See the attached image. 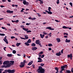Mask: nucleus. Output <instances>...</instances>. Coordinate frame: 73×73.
<instances>
[{"instance_id": "1", "label": "nucleus", "mask_w": 73, "mask_h": 73, "mask_svg": "<svg viewBox=\"0 0 73 73\" xmlns=\"http://www.w3.org/2000/svg\"><path fill=\"white\" fill-rule=\"evenodd\" d=\"M37 72L38 73H44L45 72V69L42 68L41 66H39L38 68L37 69Z\"/></svg>"}, {"instance_id": "2", "label": "nucleus", "mask_w": 73, "mask_h": 73, "mask_svg": "<svg viewBox=\"0 0 73 73\" xmlns=\"http://www.w3.org/2000/svg\"><path fill=\"white\" fill-rule=\"evenodd\" d=\"M68 66L67 65L65 64L61 67V70L60 71V73L62 72V71L64 70H65V68H66Z\"/></svg>"}, {"instance_id": "3", "label": "nucleus", "mask_w": 73, "mask_h": 73, "mask_svg": "<svg viewBox=\"0 0 73 73\" xmlns=\"http://www.w3.org/2000/svg\"><path fill=\"white\" fill-rule=\"evenodd\" d=\"M23 30H24V31H27V33H29V32H32V31H31V30L28 31L29 29H28L25 28H23Z\"/></svg>"}, {"instance_id": "4", "label": "nucleus", "mask_w": 73, "mask_h": 73, "mask_svg": "<svg viewBox=\"0 0 73 73\" xmlns=\"http://www.w3.org/2000/svg\"><path fill=\"white\" fill-rule=\"evenodd\" d=\"M7 36H6L4 38V39H3V40L6 43V44H8V40H7Z\"/></svg>"}, {"instance_id": "5", "label": "nucleus", "mask_w": 73, "mask_h": 73, "mask_svg": "<svg viewBox=\"0 0 73 73\" xmlns=\"http://www.w3.org/2000/svg\"><path fill=\"white\" fill-rule=\"evenodd\" d=\"M9 63V61H6L3 62V65H8Z\"/></svg>"}, {"instance_id": "6", "label": "nucleus", "mask_w": 73, "mask_h": 73, "mask_svg": "<svg viewBox=\"0 0 73 73\" xmlns=\"http://www.w3.org/2000/svg\"><path fill=\"white\" fill-rule=\"evenodd\" d=\"M67 57L68 58H72V57H73L72 54H71L70 55H67Z\"/></svg>"}, {"instance_id": "7", "label": "nucleus", "mask_w": 73, "mask_h": 73, "mask_svg": "<svg viewBox=\"0 0 73 73\" xmlns=\"http://www.w3.org/2000/svg\"><path fill=\"white\" fill-rule=\"evenodd\" d=\"M11 70L10 69L8 70H5V72H8V73H11Z\"/></svg>"}, {"instance_id": "8", "label": "nucleus", "mask_w": 73, "mask_h": 73, "mask_svg": "<svg viewBox=\"0 0 73 73\" xmlns=\"http://www.w3.org/2000/svg\"><path fill=\"white\" fill-rule=\"evenodd\" d=\"M37 49V48L36 47H33L32 48V50H36Z\"/></svg>"}, {"instance_id": "9", "label": "nucleus", "mask_w": 73, "mask_h": 73, "mask_svg": "<svg viewBox=\"0 0 73 73\" xmlns=\"http://www.w3.org/2000/svg\"><path fill=\"white\" fill-rule=\"evenodd\" d=\"M6 12H7V13H13V11L7 10L6 11Z\"/></svg>"}, {"instance_id": "10", "label": "nucleus", "mask_w": 73, "mask_h": 73, "mask_svg": "<svg viewBox=\"0 0 73 73\" xmlns=\"http://www.w3.org/2000/svg\"><path fill=\"white\" fill-rule=\"evenodd\" d=\"M35 43L36 44H39V43H40V40H36V41Z\"/></svg>"}, {"instance_id": "11", "label": "nucleus", "mask_w": 73, "mask_h": 73, "mask_svg": "<svg viewBox=\"0 0 73 73\" xmlns=\"http://www.w3.org/2000/svg\"><path fill=\"white\" fill-rule=\"evenodd\" d=\"M56 56H60V55H61V52H59L56 53Z\"/></svg>"}, {"instance_id": "12", "label": "nucleus", "mask_w": 73, "mask_h": 73, "mask_svg": "<svg viewBox=\"0 0 73 73\" xmlns=\"http://www.w3.org/2000/svg\"><path fill=\"white\" fill-rule=\"evenodd\" d=\"M11 65H12V64L11 63H10L9 64H8L7 65V68H9V67H10V66H11Z\"/></svg>"}, {"instance_id": "13", "label": "nucleus", "mask_w": 73, "mask_h": 73, "mask_svg": "<svg viewBox=\"0 0 73 73\" xmlns=\"http://www.w3.org/2000/svg\"><path fill=\"white\" fill-rule=\"evenodd\" d=\"M46 29H50V30H54V29H52L51 27H47L46 28Z\"/></svg>"}, {"instance_id": "14", "label": "nucleus", "mask_w": 73, "mask_h": 73, "mask_svg": "<svg viewBox=\"0 0 73 73\" xmlns=\"http://www.w3.org/2000/svg\"><path fill=\"white\" fill-rule=\"evenodd\" d=\"M45 11L46 12H47L48 13V14H52V12L51 11L49 12L47 10H45Z\"/></svg>"}, {"instance_id": "15", "label": "nucleus", "mask_w": 73, "mask_h": 73, "mask_svg": "<svg viewBox=\"0 0 73 73\" xmlns=\"http://www.w3.org/2000/svg\"><path fill=\"white\" fill-rule=\"evenodd\" d=\"M33 61H31L30 62H29V63L28 64V65H29V66L31 65L32 64H33Z\"/></svg>"}, {"instance_id": "16", "label": "nucleus", "mask_w": 73, "mask_h": 73, "mask_svg": "<svg viewBox=\"0 0 73 73\" xmlns=\"http://www.w3.org/2000/svg\"><path fill=\"white\" fill-rule=\"evenodd\" d=\"M1 68H8V67L7 66V65H3L1 66Z\"/></svg>"}, {"instance_id": "17", "label": "nucleus", "mask_w": 73, "mask_h": 73, "mask_svg": "<svg viewBox=\"0 0 73 73\" xmlns=\"http://www.w3.org/2000/svg\"><path fill=\"white\" fill-rule=\"evenodd\" d=\"M40 37L42 38H43L44 37V36H45V35L44 34L42 35V34H40Z\"/></svg>"}, {"instance_id": "18", "label": "nucleus", "mask_w": 73, "mask_h": 73, "mask_svg": "<svg viewBox=\"0 0 73 73\" xmlns=\"http://www.w3.org/2000/svg\"><path fill=\"white\" fill-rule=\"evenodd\" d=\"M66 42H70V40H68V38L66 39V40H65Z\"/></svg>"}, {"instance_id": "19", "label": "nucleus", "mask_w": 73, "mask_h": 73, "mask_svg": "<svg viewBox=\"0 0 73 73\" xmlns=\"http://www.w3.org/2000/svg\"><path fill=\"white\" fill-rule=\"evenodd\" d=\"M56 40H57V42H60L61 41V40L60 38H56Z\"/></svg>"}, {"instance_id": "20", "label": "nucleus", "mask_w": 73, "mask_h": 73, "mask_svg": "<svg viewBox=\"0 0 73 73\" xmlns=\"http://www.w3.org/2000/svg\"><path fill=\"white\" fill-rule=\"evenodd\" d=\"M26 63V61L25 60H24L23 61V62H21V64H23L25 65V63Z\"/></svg>"}, {"instance_id": "21", "label": "nucleus", "mask_w": 73, "mask_h": 73, "mask_svg": "<svg viewBox=\"0 0 73 73\" xmlns=\"http://www.w3.org/2000/svg\"><path fill=\"white\" fill-rule=\"evenodd\" d=\"M25 66V65L24 64H21L19 65V66L20 68H23Z\"/></svg>"}, {"instance_id": "22", "label": "nucleus", "mask_w": 73, "mask_h": 73, "mask_svg": "<svg viewBox=\"0 0 73 73\" xmlns=\"http://www.w3.org/2000/svg\"><path fill=\"white\" fill-rule=\"evenodd\" d=\"M38 1H40V4H43V1H42L41 0H36Z\"/></svg>"}, {"instance_id": "23", "label": "nucleus", "mask_w": 73, "mask_h": 73, "mask_svg": "<svg viewBox=\"0 0 73 73\" xmlns=\"http://www.w3.org/2000/svg\"><path fill=\"white\" fill-rule=\"evenodd\" d=\"M21 44V43H17L16 44L17 46H19Z\"/></svg>"}, {"instance_id": "24", "label": "nucleus", "mask_w": 73, "mask_h": 73, "mask_svg": "<svg viewBox=\"0 0 73 73\" xmlns=\"http://www.w3.org/2000/svg\"><path fill=\"white\" fill-rule=\"evenodd\" d=\"M7 56L8 57H12V54H7Z\"/></svg>"}, {"instance_id": "25", "label": "nucleus", "mask_w": 73, "mask_h": 73, "mask_svg": "<svg viewBox=\"0 0 73 73\" xmlns=\"http://www.w3.org/2000/svg\"><path fill=\"white\" fill-rule=\"evenodd\" d=\"M32 41L31 40V39H29L27 41V42L28 43H31V42Z\"/></svg>"}, {"instance_id": "26", "label": "nucleus", "mask_w": 73, "mask_h": 73, "mask_svg": "<svg viewBox=\"0 0 73 73\" xmlns=\"http://www.w3.org/2000/svg\"><path fill=\"white\" fill-rule=\"evenodd\" d=\"M25 44L27 46H29V44L27 42H25Z\"/></svg>"}, {"instance_id": "27", "label": "nucleus", "mask_w": 73, "mask_h": 73, "mask_svg": "<svg viewBox=\"0 0 73 73\" xmlns=\"http://www.w3.org/2000/svg\"><path fill=\"white\" fill-rule=\"evenodd\" d=\"M10 62H11V63L12 64V65H13L14 64V62H15V61H10Z\"/></svg>"}, {"instance_id": "28", "label": "nucleus", "mask_w": 73, "mask_h": 73, "mask_svg": "<svg viewBox=\"0 0 73 73\" xmlns=\"http://www.w3.org/2000/svg\"><path fill=\"white\" fill-rule=\"evenodd\" d=\"M62 28L63 29H68V27H66L65 26H64L62 27Z\"/></svg>"}, {"instance_id": "29", "label": "nucleus", "mask_w": 73, "mask_h": 73, "mask_svg": "<svg viewBox=\"0 0 73 73\" xmlns=\"http://www.w3.org/2000/svg\"><path fill=\"white\" fill-rule=\"evenodd\" d=\"M31 46H36V44L34 43H32L31 44Z\"/></svg>"}, {"instance_id": "30", "label": "nucleus", "mask_w": 73, "mask_h": 73, "mask_svg": "<svg viewBox=\"0 0 73 73\" xmlns=\"http://www.w3.org/2000/svg\"><path fill=\"white\" fill-rule=\"evenodd\" d=\"M15 72L14 70H11L10 73H14Z\"/></svg>"}, {"instance_id": "31", "label": "nucleus", "mask_w": 73, "mask_h": 73, "mask_svg": "<svg viewBox=\"0 0 73 73\" xmlns=\"http://www.w3.org/2000/svg\"><path fill=\"white\" fill-rule=\"evenodd\" d=\"M27 1H24L23 2V3L24 5H26V3Z\"/></svg>"}, {"instance_id": "32", "label": "nucleus", "mask_w": 73, "mask_h": 73, "mask_svg": "<svg viewBox=\"0 0 73 73\" xmlns=\"http://www.w3.org/2000/svg\"><path fill=\"white\" fill-rule=\"evenodd\" d=\"M48 46H52L53 45L52 44H48Z\"/></svg>"}, {"instance_id": "33", "label": "nucleus", "mask_w": 73, "mask_h": 73, "mask_svg": "<svg viewBox=\"0 0 73 73\" xmlns=\"http://www.w3.org/2000/svg\"><path fill=\"white\" fill-rule=\"evenodd\" d=\"M13 54H16V51L15 50H13Z\"/></svg>"}, {"instance_id": "34", "label": "nucleus", "mask_w": 73, "mask_h": 73, "mask_svg": "<svg viewBox=\"0 0 73 73\" xmlns=\"http://www.w3.org/2000/svg\"><path fill=\"white\" fill-rule=\"evenodd\" d=\"M66 72L67 73H71V71L69 70H67Z\"/></svg>"}, {"instance_id": "35", "label": "nucleus", "mask_w": 73, "mask_h": 73, "mask_svg": "<svg viewBox=\"0 0 73 73\" xmlns=\"http://www.w3.org/2000/svg\"><path fill=\"white\" fill-rule=\"evenodd\" d=\"M5 35L4 34H1V33H0V36H5Z\"/></svg>"}, {"instance_id": "36", "label": "nucleus", "mask_w": 73, "mask_h": 73, "mask_svg": "<svg viewBox=\"0 0 73 73\" xmlns=\"http://www.w3.org/2000/svg\"><path fill=\"white\" fill-rule=\"evenodd\" d=\"M40 66H44V65H45V64L42 63L41 64H40Z\"/></svg>"}, {"instance_id": "37", "label": "nucleus", "mask_w": 73, "mask_h": 73, "mask_svg": "<svg viewBox=\"0 0 73 73\" xmlns=\"http://www.w3.org/2000/svg\"><path fill=\"white\" fill-rule=\"evenodd\" d=\"M58 1H56L57 4H58L60 3V1L59 0H57Z\"/></svg>"}, {"instance_id": "38", "label": "nucleus", "mask_w": 73, "mask_h": 73, "mask_svg": "<svg viewBox=\"0 0 73 73\" xmlns=\"http://www.w3.org/2000/svg\"><path fill=\"white\" fill-rule=\"evenodd\" d=\"M43 34H44V35H46L48 34V33H46L45 32H43Z\"/></svg>"}, {"instance_id": "39", "label": "nucleus", "mask_w": 73, "mask_h": 73, "mask_svg": "<svg viewBox=\"0 0 73 73\" xmlns=\"http://www.w3.org/2000/svg\"><path fill=\"white\" fill-rule=\"evenodd\" d=\"M25 40H27V39H28V38H29L28 37H27L26 36H25Z\"/></svg>"}, {"instance_id": "40", "label": "nucleus", "mask_w": 73, "mask_h": 73, "mask_svg": "<svg viewBox=\"0 0 73 73\" xmlns=\"http://www.w3.org/2000/svg\"><path fill=\"white\" fill-rule=\"evenodd\" d=\"M43 61V60H39L37 62H42Z\"/></svg>"}, {"instance_id": "41", "label": "nucleus", "mask_w": 73, "mask_h": 73, "mask_svg": "<svg viewBox=\"0 0 73 73\" xmlns=\"http://www.w3.org/2000/svg\"><path fill=\"white\" fill-rule=\"evenodd\" d=\"M64 35H66V36H68V34L66 33H64L63 34Z\"/></svg>"}, {"instance_id": "42", "label": "nucleus", "mask_w": 73, "mask_h": 73, "mask_svg": "<svg viewBox=\"0 0 73 73\" xmlns=\"http://www.w3.org/2000/svg\"><path fill=\"white\" fill-rule=\"evenodd\" d=\"M43 54V52L41 51L39 53V54Z\"/></svg>"}, {"instance_id": "43", "label": "nucleus", "mask_w": 73, "mask_h": 73, "mask_svg": "<svg viewBox=\"0 0 73 73\" xmlns=\"http://www.w3.org/2000/svg\"><path fill=\"white\" fill-rule=\"evenodd\" d=\"M36 14L38 15V17H40L41 16V15L39 13H37Z\"/></svg>"}, {"instance_id": "44", "label": "nucleus", "mask_w": 73, "mask_h": 73, "mask_svg": "<svg viewBox=\"0 0 73 73\" xmlns=\"http://www.w3.org/2000/svg\"><path fill=\"white\" fill-rule=\"evenodd\" d=\"M38 60H42V59L40 57H38Z\"/></svg>"}, {"instance_id": "45", "label": "nucleus", "mask_w": 73, "mask_h": 73, "mask_svg": "<svg viewBox=\"0 0 73 73\" xmlns=\"http://www.w3.org/2000/svg\"><path fill=\"white\" fill-rule=\"evenodd\" d=\"M35 19H36V18H31V20H35Z\"/></svg>"}, {"instance_id": "46", "label": "nucleus", "mask_w": 73, "mask_h": 73, "mask_svg": "<svg viewBox=\"0 0 73 73\" xmlns=\"http://www.w3.org/2000/svg\"><path fill=\"white\" fill-rule=\"evenodd\" d=\"M38 44L40 45V47H42V45H41V44L40 43H39V44Z\"/></svg>"}, {"instance_id": "47", "label": "nucleus", "mask_w": 73, "mask_h": 73, "mask_svg": "<svg viewBox=\"0 0 73 73\" xmlns=\"http://www.w3.org/2000/svg\"><path fill=\"white\" fill-rule=\"evenodd\" d=\"M69 4L70 5L71 7H72V5H73V4H72V3H71V2H70Z\"/></svg>"}, {"instance_id": "48", "label": "nucleus", "mask_w": 73, "mask_h": 73, "mask_svg": "<svg viewBox=\"0 0 73 73\" xmlns=\"http://www.w3.org/2000/svg\"><path fill=\"white\" fill-rule=\"evenodd\" d=\"M41 56H41V58H44V57L45 55H44V54H43L41 55Z\"/></svg>"}, {"instance_id": "49", "label": "nucleus", "mask_w": 73, "mask_h": 73, "mask_svg": "<svg viewBox=\"0 0 73 73\" xmlns=\"http://www.w3.org/2000/svg\"><path fill=\"white\" fill-rule=\"evenodd\" d=\"M32 66H33V69H35V65L33 64Z\"/></svg>"}, {"instance_id": "50", "label": "nucleus", "mask_w": 73, "mask_h": 73, "mask_svg": "<svg viewBox=\"0 0 73 73\" xmlns=\"http://www.w3.org/2000/svg\"><path fill=\"white\" fill-rule=\"evenodd\" d=\"M15 38V37L14 36H12L11 37V38H12V39H13V38Z\"/></svg>"}, {"instance_id": "51", "label": "nucleus", "mask_w": 73, "mask_h": 73, "mask_svg": "<svg viewBox=\"0 0 73 73\" xmlns=\"http://www.w3.org/2000/svg\"><path fill=\"white\" fill-rule=\"evenodd\" d=\"M21 28H25L24 27V26L23 25L21 26Z\"/></svg>"}, {"instance_id": "52", "label": "nucleus", "mask_w": 73, "mask_h": 73, "mask_svg": "<svg viewBox=\"0 0 73 73\" xmlns=\"http://www.w3.org/2000/svg\"><path fill=\"white\" fill-rule=\"evenodd\" d=\"M1 28H2V29H5L6 28L4 27H2Z\"/></svg>"}, {"instance_id": "53", "label": "nucleus", "mask_w": 73, "mask_h": 73, "mask_svg": "<svg viewBox=\"0 0 73 73\" xmlns=\"http://www.w3.org/2000/svg\"><path fill=\"white\" fill-rule=\"evenodd\" d=\"M31 24V23L29 24V23H26V25H29Z\"/></svg>"}, {"instance_id": "54", "label": "nucleus", "mask_w": 73, "mask_h": 73, "mask_svg": "<svg viewBox=\"0 0 73 73\" xmlns=\"http://www.w3.org/2000/svg\"><path fill=\"white\" fill-rule=\"evenodd\" d=\"M29 4V3L28 2H26V5H28Z\"/></svg>"}, {"instance_id": "55", "label": "nucleus", "mask_w": 73, "mask_h": 73, "mask_svg": "<svg viewBox=\"0 0 73 73\" xmlns=\"http://www.w3.org/2000/svg\"><path fill=\"white\" fill-rule=\"evenodd\" d=\"M20 38L21 39H23V40H25V39L24 38H23V37H21Z\"/></svg>"}, {"instance_id": "56", "label": "nucleus", "mask_w": 73, "mask_h": 73, "mask_svg": "<svg viewBox=\"0 0 73 73\" xmlns=\"http://www.w3.org/2000/svg\"><path fill=\"white\" fill-rule=\"evenodd\" d=\"M7 48V47H5L4 48V50H5V51H6V50L5 49Z\"/></svg>"}, {"instance_id": "57", "label": "nucleus", "mask_w": 73, "mask_h": 73, "mask_svg": "<svg viewBox=\"0 0 73 73\" xmlns=\"http://www.w3.org/2000/svg\"><path fill=\"white\" fill-rule=\"evenodd\" d=\"M15 22H16V23H18V22H19V20H16V21H15Z\"/></svg>"}, {"instance_id": "58", "label": "nucleus", "mask_w": 73, "mask_h": 73, "mask_svg": "<svg viewBox=\"0 0 73 73\" xmlns=\"http://www.w3.org/2000/svg\"><path fill=\"white\" fill-rule=\"evenodd\" d=\"M64 50V49H62L61 50V53H63V51H64V50Z\"/></svg>"}, {"instance_id": "59", "label": "nucleus", "mask_w": 73, "mask_h": 73, "mask_svg": "<svg viewBox=\"0 0 73 73\" xmlns=\"http://www.w3.org/2000/svg\"><path fill=\"white\" fill-rule=\"evenodd\" d=\"M7 0H3L2 1V2H5V1H7Z\"/></svg>"}, {"instance_id": "60", "label": "nucleus", "mask_w": 73, "mask_h": 73, "mask_svg": "<svg viewBox=\"0 0 73 73\" xmlns=\"http://www.w3.org/2000/svg\"><path fill=\"white\" fill-rule=\"evenodd\" d=\"M64 38H68V36H64Z\"/></svg>"}, {"instance_id": "61", "label": "nucleus", "mask_w": 73, "mask_h": 73, "mask_svg": "<svg viewBox=\"0 0 73 73\" xmlns=\"http://www.w3.org/2000/svg\"><path fill=\"white\" fill-rule=\"evenodd\" d=\"M2 69H0V73H1L2 72Z\"/></svg>"}, {"instance_id": "62", "label": "nucleus", "mask_w": 73, "mask_h": 73, "mask_svg": "<svg viewBox=\"0 0 73 73\" xmlns=\"http://www.w3.org/2000/svg\"><path fill=\"white\" fill-rule=\"evenodd\" d=\"M51 8H51L50 7H48V10H50V9H51Z\"/></svg>"}, {"instance_id": "63", "label": "nucleus", "mask_w": 73, "mask_h": 73, "mask_svg": "<svg viewBox=\"0 0 73 73\" xmlns=\"http://www.w3.org/2000/svg\"><path fill=\"white\" fill-rule=\"evenodd\" d=\"M48 50H52V48H48Z\"/></svg>"}, {"instance_id": "64", "label": "nucleus", "mask_w": 73, "mask_h": 73, "mask_svg": "<svg viewBox=\"0 0 73 73\" xmlns=\"http://www.w3.org/2000/svg\"><path fill=\"white\" fill-rule=\"evenodd\" d=\"M71 72L72 73H73V68L72 69H71Z\"/></svg>"}]
</instances>
